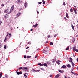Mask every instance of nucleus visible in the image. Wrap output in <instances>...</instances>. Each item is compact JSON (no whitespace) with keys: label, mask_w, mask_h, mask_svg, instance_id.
Masks as SVG:
<instances>
[{"label":"nucleus","mask_w":78,"mask_h":78,"mask_svg":"<svg viewBox=\"0 0 78 78\" xmlns=\"http://www.w3.org/2000/svg\"><path fill=\"white\" fill-rule=\"evenodd\" d=\"M75 51H76V52H78V49H76Z\"/></svg>","instance_id":"nucleus-34"},{"label":"nucleus","mask_w":78,"mask_h":78,"mask_svg":"<svg viewBox=\"0 0 78 78\" xmlns=\"http://www.w3.org/2000/svg\"><path fill=\"white\" fill-rule=\"evenodd\" d=\"M74 42H75V41H72V42L73 43H74Z\"/></svg>","instance_id":"nucleus-63"},{"label":"nucleus","mask_w":78,"mask_h":78,"mask_svg":"<svg viewBox=\"0 0 78 78\" xmlns=\"http://www.w3.org/2000/svg\"><path fill=\"white\" fill-rule=\"evenodd\" d=\"M76 60H77V62H78V58H77Z\"/></svg>","instance_id":"nucleus-60"},{"label":"nucleus","mask_w":78,"mask_h":78,"mask_svg":"<svg viewBox=\"0 0 78 78\" xmlns=\"http://www.w3.org/2000/svg\"><path fill=\"white\" fill-rule=\"evenodd\" d=\"M8 34H7L6 37H8Z\"/></svg>","instance_id":"nucleus-59"},{"label":"nucleus","mask_w":78,"mask_h":78,"mask_svg":"<svg viewBox=\"0 0 78 78\" xmlns=\"http://www.w3.org/2000/svg\"><path fill=\"white\" fill-rule=\"evenodd\" d=\"M48 41H47L46 42H45V44H47L48 42Z\"/></svg>","instance_id":"nucleus-52"},{"label":"nucleus","mask_w":78,"mask_h":78,"mask_svg":"<svg viewBox=\"0 0 78 78\" xmlns=\"http://www.w3.org/2000/svg\"><path fill=\"white\" fill-rule=\"evenodd\" d=\"M73 61V59H72V58H71V57L69 58V62H72V61Z\"/></svg>","instance_id":"nucleus-5"},{"label":"nucleus","mask_w":78,"mask_h":78,"mask_svg":"<svg viewBox=\"0 0 78 78\" xmlns=\"http://www.w3.org/2000/svg\"><path fill=\"white\" fill-rule=\"evenodd\" d=\"M44 66H45V67H47L48 66H47V63H45L44 64Z\"/></svg>","instance_id":"nucleus-14"},{"label":"nucleus","mask_w":78,"mask_h":78,"mask_svg":"<svg viewBox=\"0 0 78 78\" xmlns=\"http://www.w3.org/2000/svg\"><path fill=\"white\" fill-rule=\"evenodd\" d=\"M46 48H47V49H48V47H46Z\"/></svg>","instance_id":"nucleus-50"},{"label":"nucleus","mask_w":78,"mask_h":78,"mask_svg":"<svg viewBox=\"0 0 78 78\" xmlns=\"http://www.w3.org/2000/svg\"><path fill=\"white\" fill-rule=\"evenodd\" d=\"M8 39V37H6L4 40V42H6V39Z\"/></svg>","instance_id":"nucleus-19"},{"label":"nucleus","mask_w":78,"mask_h":78,"mask_svg":"<svg viewBox=\"0 0 78 78\" xmlns=\"http://www.w3.org/2000/svg\"><path fill=\"white\" fill-rule=\"evenodd\" d=\"M9 11L8 10V9H6L5 10L4 12L5 13H7V12H8Z\"/></svg>","instance_id":"nucleus-10"},{"label":"nucleus","mask_w":78,"mask_h":78,"mask_svg":"<svg viewBox=\"0 0 78 78\" xmlns=\"http://www.w3.org/2000/svg\"><path fill=\"white\" fill-rule=\"evenodd\" d=\"M20 0H18L16 1V2L17 3H19V2H20Z\"/></svg>","instance_id":"nucleus-37"},{"label":"nucleus","mask_w":78,"mask_h":78,"mask_svg":"<svg viewBox=\"0 0 78 78\" xmlns=\"http://www.w3.org/2000/svg\"><path fill=\"white\" fill-rule=\"evenodd\" d=\"M28 43V44H29L30 45L31 44V42H29Z\"/></svg>","instance_id":"nucleus-46"},{"label":"nucleus","mask_w":78,"mask_h":78,"mask_svg":"<svg viewBox=\"0 0 78 78\" xmlns=\"http://www.w3.org/2000/svg\"><path fill=\"white\" fill-rule=\"evenodd\" d=\"M76 46H74L73 47V51H74L75 50H76Z\"/></svg>","instance_id":"nucleus-2"},{"label":"nucleus","mask_w":78,"mask_h":78,"mask_svg":"<svg viewBox=\"0 0 78 78\" xmlns=\"http://www.w3.org/2000/svg\"><path fill=\"white\" fill-rule=\"evenodd\" d=\"M9 1H8L6 3H9Z\"/></svg>","instance_id":"nucleus-53"},{"label":"nucleus","mask_w":78,"mask_h":78,"mask_svg":"<svg viewBox=\"0 0 78 78\" xmlns=\"http://www.w3.org/2000/svg\"><path fill=\"white\" fill-rule=\"evenodd\" d=\"M44 64H41V66H44Z\"/></svg>","instance_id":"nucleus-45"},{"label":"nucleus","mask_w":78,"mask_h":78,"mask_svg":"<svg viewBox=\"0 0 78 78\" xmlns=\"http://www.w3.org/2000/svg\"><path fill=\"white\" fill-rule=\"evenodd\" d=\"M53 76V75H50V77H51V76Z\"/></svg>","instance_id":"nucleus-55"},{"label":"nucleus","mask_w":78,"mask_h":78,"mask_svg":"<svg viewBox=\"0 0 78 78\" xmlns=\"http://www.w3.org/2000/svg\"><path fill=\"white\" fill-rule=\"evenodd\" d=\"M59 74H58L55 76V78H58V77H59Z\"/></svg>","instance_id":"nucleus-13"},{"label":"nucleus","mask_w":78,"mask_h":78,"mask_svg":"<svg viewBox=\"0 0 78 78\" xmlns=\"http://www.w3.org/2000/svg\"><path fill=\"white\" fill-rule=\"evenodd\" d=\"M10 28V30H12V28L11 27Z\"/></svg>","instance_id":"nucleus-54"},{"label":"nucleus","mask_w":78,"mask_h":78,"mask_svg":"<svg viewBox=\"0 0 78 78\" xmlns=\"http://www.w3.org/2000/svg\"><path fill=\"white\" fill-rule=\"evenodd\" d=\"M77 70H78V66L77 67Z\"/></svg>","instance_id":"nucleus-64"},{"label":"nucleus","mask_w":78,"mask_h":78,"mask_svg":"<svg viewBox=\"0 0 78 78\" xmlns=\"http://www.w3.org/2000/svg\"><path fill=\"white\" fill-rule=\"evenodd\" d=\"M5 77L6 78H8V75L7 74H5Z\"/></svg>","instance_id":"nucleus-29"},{"label":"nucleus","mask_w":78,"mask_h":78,"mask_svg":"<svg viewBox=\"0 0 78 78\" xmlns=\"http://www.w3.org/2000/svg\"><path fill=\"white\" fill-rule=\"evenodd\" d=\"M43 3L44 5L45 4V1H44L43 2Z\"/></svg>","instance_id":"nucleus-40"},{"label":"nucleus","mask_w":78,"mask_h":78,"mask_svg":"<svg viewBox=\"0 0 78 78\" xmlns=\"http://www.w3.org/2000/svg\"><path fill=\"white\" fill-rule=\"evenodd\" d=\"M2 74H3V73H1L0 74V78H2Z\"/></svg>","instance_id":"nucleus-26"},{"label":"nucleus","mask_w":78,"mask_h":78,"mask_svg":"<svg viewBox=\"0 0 78 78\" xmlns=\"http://www.w3.org/2000/svg\"><path fill=\"white\" fill-rule=\"evenodd\" d=\"M74 11L75 12V14H77L76 12V9H75V8H74Z\"/></svg>","instance_id":"nucleus-15"},{"label":"nucleus","mask_w":78,"mask_h":78,"mask_svg":"<svg viewBox=\"0 0 78 78\" xmlns=\"http://www.w3.org/2000/svg\"><path fill=\"white\" fill-rule=\"evenodd\" d=\"M2 22L1 21V20H0V25H2Z\"/></svg>","instance_id":"nucleus-33"},{"label":"nucleus","mask_w":78,"mask_h":78,"mask_svg":"<svg viewBox=\"0 0 78 78\" xmlns=\"http://www.w3.org/2000/svg\"><path fill=\"white\" fill-rule=\"evenodd\" d=\"M24 5L25 7V8H26V7H27V2H25L24 4Z\"/></svg>","instance_id":"nucleus-7"},{"label":"nucleus","mask_w":78,"mask_h":78,"mask_svg":"<svg viewBox=\"0 0 78 78\" xmlns=\"http://www.w3.org/2000/svg\"><path fill=\"white\" fill-rule=\"evenodd\" d=\"M48 50H44L43 51V53H44V54H47V53H48Z\"/></svg>","instance_id":"nucleus-1"},{"label":"nucleus","mask_w":78,"mask_h":78,"mask_svg":"<svg viewBox=\"0 0 78 78\" xmlns=\"http://www.w3.org/2000/svg\"><path fill=\"white\" fill-rule=\"evenodd\" d=\"M5 5H4V4H2L1 5L2 6H4Z\"/></svg>","instance_id":"nucleus-51"},{"label":"nucleus","mask_w":78,"mask_h":78,"mask_svg":"<svg viewBox=\"0 0 78 78\" xmlns=\"http://www.w3.org/2000/svg\"><path fill=\"white\" fill-rule=\"evenodd\" d=\"M71 72L73 74H75V73L72 72V71H71Z\"/></svg>","instance_id":"nucleus-47"},{"label":"nucleus","mask_w":78,"mask_h":78,"mask_svg":"<svg viewBox=\"0 0 78 78\" xmlns=\"http://www.w3.org/2000/svg\"><path fill=\"white\" fill-rule=\"evenodd\" d=\"M24 58H27V56H26V55H24Z\"/></svg>","instance_id":"nucleus-41"},{"label":"nucleus","mask_w":78,"mask_h":78,"mask_svg":"<svg viewBox=\"0 0 78 78\" xmlns=\"http://www.w3.org/2000/svg\"><path fill=\"white\" fill-rule=\"evenodd\" d=\"M27 59H28V58H31V56H27Z\"/></svg>","instance_id":"nucleus-21"},{"label":"nucleus","mask_w":78,"mask_h":78,"mask_svg":"<svg viewBox=\"0 0 78 78\" xmlns=\"http://www.w3.org/2000/svg\"><path fill=\"white\" fill-rule=\"evenodd\" d=\"M23 67H20L19 68V70H21L22 69H23Z\"/></svg>","instance_id":"nucleus-31"},{"label":"nucleus","mask_w":78,"mask_h":78,"mask_svg":"<svg viewBox=\"0 0 78 78\" xmlns=\"http://www.w3.org/2000/svg\"><path fill=\"white\" fill-rule=\"evenodd\" d=\"M33 29H32L30 30V31H33Z\"/></svg>","instance_id":"nucleus-62"},{"label":"nucleus","mask_w":78,"mask_h":78,"mask_svg":"<svg viewBox=\"0 0 78 78\" xmlns=\"http://www.w3.org/2000/svg\"><path fill=\"white\" fill-rule=\"evenodd\" d=\"M58 72L60 73H64V70H62V71L61 70H58Z\"/></svg>","instance_id":"nucleus-11"},{"label":"nucleus","mask_w":78,"mask_h":78,"mask_svg":"<svg viewBox=\"0 0 78 78\" xmlns=\"http://www.w3.org/2000/svg\"><path fill=\"white\" fill-rule=\"evenodd\" d=\"M72 28L73 30H75V29L74 28V26H73V25L72 24Z\"/></svg>","instance_id":"nucleus-24"},{"label":"nucleus","mask_w":78,"mask_h":78,"mask_svg":"<svg viewBox=\"0 0 78 78\" xmlns=\"http://www.w3.org/2000/svg\"><path fill=\"white\" fill-rule=\"evenodd\" d=\"M50 45H53V43L52 42H51L50 43Z\"/></svg>","instance_id":"nucleus-22"},{"label":"nucleus","mask_w":78,"mask_h":78,"mask_svg":"<svg viewBox=\"0 0 78 78\" xmlns=\"http://www.w3.org/2000/svg\"><path fill=\"white\" fill-rule=\"evenodd\" d=\"M32 72H37V70L33 69L32 70Z\"/></svg>","instance_id":"nucleus-16"},{"label":"nucleus","mask_w":78,"mask_h":78,"mask_svg":"<svg viewBox=\"0 0 78 78\" xmlns=\"http://www.w3.org/2000/svg\"><path fill=\"white\" fill-rule=\"evenodd\" d=\"M37 25H38V24H36L35 25H34L33 26V27H34V28H36V27H37Z\"/></svg>","instance_id":"nucleus-6"},{"label":"nucleus","mask_w":78,"mask_h":78,"mask_svg":"<svg viewBox=\"0 0 78 78\" xmlns=\"http://www.w3.org/2000/svg\"><path fill=\"white\" fill-rule=\"evenodd\" d=\"M41 70H42L43 71H44L45 70L44 69H43V68H41Z\"/></svg>","instance_id":"nucleus-30"},{"label":"nucleus","mask_w":78,"mask_h":78,"mask_svg":"<svg viewBox=\"0 0 78 78\" xmlns=\"http://www.w3.org/2000/svg\"><path fill=\"white\" fill-rule=\"evenodd\" d=\"M14 5H13L12 6L10 9H12V10H13V9H14Z\"/></svg>","instance_id":"nucleus-8"},{"label":"nucleus","mask_w":78,"mask_h":78,"mask_svg":"<svg viewBox=\"0 0 78 78\" xmlns=\"http://www.w3.org/2000/svg\"><path fill=\"white\" fill-rule=\"evenodd\" d=\"M20 14H21V13H20V12H19L16 15L17 17H19V16Z\"/></svg>","instance_id":"nucleus-9"},{"label":"nucleus","mask_w":78,"mask_h":78,"mask_svg":"<svg viewBox=\"0 0 78 78\" xmlns=\"http://www.w3.org/2000/svg\"><path fill=\"white\" fill-rule=\"evenodd\" d=\"M50 37V35H48V38H49V37Z\"/></svg>","instance_id":"nucleus-48"},{"label":"nucleus","mask_w":78,"mask_h":78,"mask_svg":"<svg viewBox=\"0 0 78 78\" xmlns=\"http://www.w3.org/2000/svg\"><path fill=\"white\" fill-rule=\"evenodd\" d=\"M9 36H11V34H10V33L9 34Z\"/></svg>","instance_id":"nucleus-56"},{"label":"nucleus","mask_w":78,"mask_h":78,"mask_svg":"<svg viewBox=\"0 0 78 78\" xmlns=\"http://www.w3.org/2000/svg\"><path fill=\"white\" fill-rule=\"evenodd\" d=\"M63 5L64 6H65V5H66V3H65V2L63 3Z\"/></svg>","instance_id":"nucleus-38"},{"label":"nucleus","mask_w":78,"mask_h":78,"mask_svg":"<svg viewBox=\"0 0 78 78\" xmlns=\"http://www.w3.org/2000/svg\"><path fill=\"white\" fill-rule=\"evenodd\" d=\"M28 48H29V47H27V48H26V49H28Z\"/></svg>","instance_id":"nucleus-58"},{"label":"nucleus","mask_w":78,"mask_h":78,"mask_svg":"<svg viewBox=\"0 0 78 78\" xmlns=\"http://www.w3.org/2000/svg\"><path fill=\"white\" fill-rule=\"evenodd\" d=\"M66 17H67V18H69V15H68V13H66Z\"/></svg>","instance_id":"nucleus-20"},{"label":"nucleus","mask_w":78,"mask_h":78,"mask_svg":"<svg viewBox=\"0 0 78 78\" xmlns=\"http://www.w3.org/2000/svg\"><path fill=\"white\" fill-rule=\"evenodd\" d=\"M4 17L5 19H7V18H8V17H9V15H8V14H6L5 15H4Z\"/></svg>","instance_id":"nucleus-4"},{"label":"nucleus","mask_w":78,"mask_h":78,"mask_svg":"<svg viewBox=\"0 0 78 78\" xmlns=\"http://www.w3.org/2000/svg\"><path fill=\"white\" fill-rule=\"evenodd\" d=\"M25 72H28V70H26L25 71Z\"/></svg>","instance_id":"nucleus-61"},{"label":"nucleus","mask_w":78,"mask_h":78,"mask_svg":"<svg viewBox=\"0 0 78 78\" xmlns=\"http://www.w3.org/2000/svg\"><path fill=\"white\" fill-rule=\"evenodd\" d=\"M4 48L5 49H6V45H5Z\"/></svg>","instance_id":"nucleus-36"},{"label":"nucleus","mask_w":78,"mask_h":78,"mask_svg":"<svg viewBox=\"0 0 78 78\" xmlns=\"http://www.w3.org/2000/svg\"><path fill=\"white\" fill-rule=\"evenodd\" d=\"M73 69H74L73 68L72 69L71 72H73Z\"/></svg>","instance_id":"nucleus-49"},{"label":"nucleus","mask_w":78,"mask_h":78,"mask_svg":"<svg viewBox=\"0 0 78 78\" xmlns=\"http://www.w3.org/2000/svg\"><path fill=\"white\" fill-rule=\"evenodd\" d=\"M71 63H72V65L73 67H74V66H75V64H74L73 62H71Z\"/></svg>","instance_id":"nucleus-17"},{"label":"nucleus","mask_w":78,"mask_h":78,"mask_svg":"<svg viewBox=\"0 0 78 78\" xmlns=\"http://www.w3.org/2000/svg\"><path fill=\"white\" fill-rule=\"evenodd\" d=\"M64 19H65V20H67V19L66 18V17H64Z\"/></svg>","instance_id":"nucleus-44"},{"label":"nucleus","mask_w":78,"mask_h":78,"mask_svg":"<svg viewBox=\"0 0 78 78\" xmlns=\"http://www.w3.org/2000/svg\"><path fill=\"white\" fill-rule=\"evenodd\" d=\"M62 68H65L66 67V66L63 65L62 66Z\"/></svg>","instance_id":"nucleus-23"},{"label":"nucleus","mask_w":78,"mask_h":78,"mask_svg":"<svg viewBox=\"0 0 78 78\" xmlns=\"http://www.w3.org/2000/svg\"><path fill=\"white\" fill-rule=\"evenodd\" d=\"M57 63L58 64V65H59L60 64V63L59 62H57Z\"/></svg>","instance_id":"nucleus-35"},{"label":"nucleus","mask_w":78,"mask_h":78,"mask_svg":"<svg viewBox=\"0 0 78 78\" xmlns=\"http://www.w3.org/2000/svg\"><path fill=\"white\" fill-rule=\"evenodd\" d=\"M23 69H26V70H28V68L27 67H24Z\"/></svg>","instance_id":"nucleus-25"},{"label":"nucleus","mask_w":78,"mask_h":78,"mask_svg":"<svg viewBox=\"0 0 78 78\" xmlns=\"http://www.w3.org/2000/svg\"><path fill=\"white\" fill-rule=\"evenodd\" d=\"M24 77H25V78H28V76H27L26 75V74H24Z\"/></svg>","instance_id":"nucleus-27"},{"label":"nucleus","mask_w":78,"mask_h":78,"mask_svg":"<svg viewBox=\"0 0 78 78\" xmlns=\"http://www.w3.org/2000/svg\"><path fill=\"white\" fill-rule=\"evenodd\" d=\"M67 67L69 68H70L71 67V66H70V65L69 64L67 65Z\"/></svg>","instance_id":"nucleus-18"},{"label":"nucleus","mask_w":78,"mask_h":78,"mask_svg":"<svg viewBox=\"0 0 78 78\" xmlns=\"http://www.w3.org/2000/svg\"><path fill=\"white\" fill-rule=\"evenodd\" d=\"M37 71V72H39V71H40V70H38Z\"/></svg>","instance_id":"nucleus-57"},{"label":"nucleus","mask_w":78,"mask_h":78,"mask_svg":"<svg viewBox=\"0 0 78 78\" xmlns=\"http://www.w3.org/2000/svg\"><path fill=\"white\" fill-rule=\"evenodd\" d=\"M38 65H39V66H41V63H38Z\"/></svg>","instance_id":"nucleus-43"},{"label":"nucleus","mask_w":78,"mask_h":78,"mask_svg":"<svg viewBox=\"0 0 78 78\" xmlns=\"http://www.w3.org/2000/svg\"><path fill=\"white\" fill-rule=\"evenodd\" d=\"M69 50V46H68L67 48H66V50Z\"/></svg>","instance_id":"nucleus-28"},{"label":"nucleus","mask_w":78,"mask_h":78,"mask_svg":"<svg viewBox=\"0 0 78 78\" xmlns=\"http://www.w3.org/2000/svg\"><path fill=\"white\" fill-rule=\"evenodd\" d=\"M37 3H38V4H42V2H38Z\"/></svg>","instance_id":"nucleus-39"},{"label":"nucleus","mask_w":78,"mask_h":78,"mask_svg":"<svg viewBox=\"0 0 78 78\" xmlns=\"http://www.w3.org/2000/svg\"><path fill=\"white\" fill-rule=\"evenodd\" d=\"M58 35V34H56L54 36V37H56L57 36V35Z\"/></svg>","instance_id":"nucleus-42"},{"label":"nucleus","mask_w":78,"mask_h":78,"mask_svg":"<svg viewBox=\"0 0 78 78\" xmlns=\"http://www.w3.org/2000/svg\"><path fill=\"white\" fill-rule=\"evenodd\" d=\"M16 72L17 73V75H20L21 74H22V72L21 71L19 72Z\"/></svg>","instance_id":"nucleus-3"},{"label":"nucleus","mask_w":78,"mask_h":78,"mask_svg":"<svg viewBox=\"0 0 78 78\" xmlns=\"http://www.w3.org/2000/svg\"><path fill=\"white\" fill-rule=\"evenodd\" d=\"M12 11H13V10L10 9V12H8V14H10V13H11L12 12Z\"/></svg>","instance_id":"nucleus-12"},{"label":"nucleus","mask_w":78,"mask_h":78,"mask_svg":"<svg viewBox=\"0 0 78 78\" xmlns=\"http://www.w3.org/2000/svg\"><path fill=\"white\" fill-rule=\"evenodd\" d=\"M70 11L71 12H73V9H71L70 10Z\"/></svg>","instance_id":"nucleus-32"}]
</instances>
